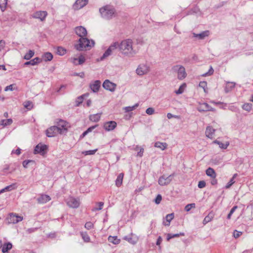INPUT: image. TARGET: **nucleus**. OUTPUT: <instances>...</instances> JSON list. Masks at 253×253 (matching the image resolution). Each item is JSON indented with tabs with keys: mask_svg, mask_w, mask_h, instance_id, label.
Listing matches in <instances>:
<instances>
[{
	"mask_svg": "<svg viewBox=\"0 0 253 253\" xmlns=\"http://www.w3.org/2000/svg\"><path fill=\"white\" fill-rule=\"evenodd\" d=\"M132 41L126 39L122 41L119 44V50L125 55L128 57L133 56L136 53L132 47Z\"/></svg>",
	"mask_w": 253,
	"mask_h": 253,
	"instance_id": "1",
	"label": "nucleus"
},
{
	"mask_svg": "<svg viewBox=\"0 0 253 253\" xmlns=\"http://www.w3.org/2000/svg\"><path fill=\"white\" fill-rule=\"evenodd\" d=\"M94 44L93 41H89L86 38H80L79 40V43L75 45V48L79 50L82 51L90 49Z\"/></svg>",
	"mask_w": 253,
	"mask_h": 253,
	"instance_id": "2",
	"label": "nucleus"
},
{
	"mask_svg": "<svg viewBox=\"0 0 253 253\" xmlns=\"http://www.w3.org/2000/svg\"><path fill=\"white\" fill-rule=\"evenodd\" d=\"M99 12L102 18L109 20L114 16L116 10L113 6L106 5L101 7Z\"/></svg>",
	"mask_w": 253,
	"mask_h": 253,
	"instance_id": "3",
	"label": "nucleus"
},
{
	"mask_svg": "<svg viewBox=\"0 0 253 253\" xmlns=\"http://www.w3.org/2000/svg\"><path fill=\"white\" fill-rule=\"evenodd\" d=\"M172 70L177 73V78L179 80H183L186 76V73L184 67L182 65H175L172 67Z\"/></svg>",
	"mask_w": 253,
	"mask_h": 253,
	"instance_id": "4",
	"label": "nucleus"
},
{
	"mask_svg": "<svg viewBox=\"0 0 253 253\" xmlns=\"http://www.w3.org/2000/svg\"><path fill=\"white\" fill-rule=\"evenodd\" d=\"M47 15L48 13L46 11L39 10L31 14L30 17L39 19L41 21L43 22L45 21Z\"/></svg>",
	"mask_w": 253,
	"mask_h": 253,
	"instance_id": "5",
	"label": "nucleus"
},
{
	"mask_svg": "<svg viewBox=\"0 0 253 253\" xmlns=\"http://www.w3.org/2000/svg\"><path fill=\"white\" fill-rule=\"evenodd\" d=\"M174 174L173 173L169 176L163 175L160 177L158 180V183L161 186L167 185L170 183Z\"/></svg>",
	"mask_w": 253,
	"mask_h": 253,
	"instance_id": "6",
	"label": "nucleus"
},
{
	"mask_svg": "<svg viewBox=\"0 0 253 253\" xmlns=\"http://www.w3.org/2000/svg\"><path fill=\"white\" fill-rule=\"evenodd\" d=\"M8 223L15 224L23 220V217L15 213H11L7 219Z\"/></svg>",
	"mask_w": 253,
	"mask_h": 253,
	"instance_id": "7",
	"label": "nucleus"
},
{
	"mask_svg": "<svg viewBox=\"0 0 253 253\" xmlns=\"http://www.w3.org/2000/svg\"><path fill=\"white\" fill-rule=\"evenodd\" d=\"M68 125V123L63 120H60L58 122V126H57L59 127L60 134H63L67 132Z\"/></svg>",
	"mask_w": 253,
	"mask_h": 253,
	"instance_id": "8",
	"label": "nucleus"
},
{
	"mask_svg": "<svg viewBox=\"0 0 253 253\" xmlns=\"http://www.w3.org/2000/svg\"><path fill=\"white\" fill-rule=\"evenodd\" d=\"M67 205L70 208H77L80 206L79 201L72 197H69L66 200Z\"/></svg>",
	"mask_w": 253,
	"mask_h": 253,
	"instance_id": "9",
	"label": "nucleus"
},
{
	"mask_svg": "<svg viewBox=\"0 0 253 253\" xmlns=\"http://www.w3.org/2000/svg\"><path fill=\"white\" fill-rule=\"evenodd\" d=\"M60 129L57 126H52L47 129L46 134L49 137H53L57 133H59Z\"/></svg>",
	"mask_w": 253,
	"mask_h": 253,
	"instance_id": "10",
	"label": "nucleus"
},
{
	"mask_svg": "<svg viewBox=\"0 0 253 253\" xmlns=\"http://www.w3.org/2000/svg\"><path fill=\"white\" fill-rule=\"evenodd\" d=\"M47 149V145L39 143L36 145L34 149L35 154H41L43 155L45 153L46 150Z\"/></svg>",
	"mask_w": 253,
	"mask_h": 253,
	"instance_id": "11",
	"label": "nucleus"
},
{
	"mask_svg": "<svg viewBox=\"0 0 253 253\" xmlns=\"http://www.w3.org/2000/svg\"><path fill=\"white\" fill-rule=\"evenodd\" d=\"M103 87L106 90L111 92L114 91L116 87V84L111 82L108 80H106L103 83Z\"/></svg>",
	"mask_w": 253,
	"mask_h": 253,
	"instance_id": "12",
	"label": "nucleus"
},
{
	"mask_svg": "<svg viewBox=\"0 0 253 253\" xmlns=\"http://www.w3.org/2000/svg\"><path fill=\"white\" fill-rule=\"evenodd\" d=\"M149 71V67L145 64L139 65L136 70V73L140 76L147 74Z\"/></svg>",
	"mask_w": 253,
	"mask_h": 253,
	"instance_id": "13",
	"label": "nucleus"
},
{
	"mask_svg": "<svg viewBox=\"0 0 253 253\" xmlns=\"http://www.w3.org/2000/svg\"><path fill=\"white\" fill-rule=\"evenodd\" d=\"M75 31L76 34L81 38H84L87 35L86 30L83 26L77 27Z\"/></svg>",
	"mask_w": 253,
	"mask_h": 253,
	"instance_id": "14",
	"label": "nucleus"
},
{
	"mask_svg": "<svg viewBox=\"0 0 253 253\" xmlns=\"http://www.w3.org/2000/svg\"><path fill=\"white\" fill-rule=\"evenodd\" d=\"M88 0H77L73 5L75 9H80L85 6L88 3Z\"/></svg>",
	"mask_w": 253,
	"mask_h": 253,
	"instance_id": "15",
	"label": "nucleus"
},
{
	"mask_svg": "<svg viewBox=\"0 0 253 253\" xmlns=\"http://www.w3.org/2000/svg\"><path fill=\"white\" fill-rule=\"evenodd\" d=\"M117 126V123L115 121H109L104 124V128L107 131L113 130Z\"/></svg>",
	"mask_w": 253,
	"mask_h": 253,
	"instance_id": "16",
	"label": "nucleus"
},
{
	"mask_svg": "<svg viewBox=\"0 0 253 253\" xmlns=\"http://www.w3.org/2000/svg\"><path fill=\"white\" fill-rule=\"evenodd\" d=\"M193 36L194 38H197L199 40H204L206 37L209 36L210 35V32L208 30L203 31L200 34H196L193 33Z\"/></svg>",
	"mask_w": 253,
	"mask_h": 253,
	"instance_id": "17",
	"label": "nucleus"
},
{
	"mask_svg": "<svg viewBox=\"0 0 253 253\" xmlns=\"http://www.w3.org/2000/svg\"><path fill=\"white\" fill-rule=\"evenodd\" d=\"M101 82L98 80L94 81L93 83L90 84V88L93 92H97L100 87Z\"/></svg>",
	"mask_w": 253,
	"mask_h": 253,
	"instance_id": "18",
	"label": "nucleus"
},
{
	"mask_svg": "<svg viewBox=\"0 0 253 253\" xmlns=\"http://www.w3.org/2000/svg\"><path fill=\"white\" fill-rule=\"evenodd\" d=\"M200 112H205L208 111H213L214 109L210 106L207 103H202L198 110Z\"/></svg>",
	"mask_w": 253,
	"mask_h": 253,
	"instance_id": "19",
	"label": "nucleus"
},
{
	"mask_svg": "<svg viewBox=\"0 0 253 253\" xmlns=\"http://www.w3.org/2000/svg\"><path fill=\"white\" fill-rule=\"evenodd\" d=\"M215 130V129H214L211 126H207L205 131L206 136L208 137V138L212 139L213 138V136Z\"/></svg>",
	"mask_w": 253,
	"mask_h": 253,
	"instance_id": "20",
	"label": "nucleus"
},
{
	"mask_svg": "<svg viewBox=\"0 0 253 253\" xmlns=\"http://www.w3.org/2000/svg\"><path fill=\"white\" fill-rule=\"evenodd\" d=\"M51 200L50 197L47 195H42L37 199V201L40 204H44L49 201Z\"/></svg>",
	"mask_w": 253,
	"mask_h": 253,
	"instance_id": "21",
	"label": "nucleus"
},
{
	"mask_svg": "<svg viewBox=\"0 0 253 253\" xmlns=\"http://www.w3.org/2000/svg\"><path fill=\"white\" fill-rule=\"evenodd\" d=\"M2 252L3 253H7L12 248V244L10 243H5L3 245L2 244Z\"/></svg>",
	"mask_w": 253,
	"mask_h": 253,
	"instance_id": "22",
	"label": "nucleus"
},
{
	"mask_svg": "<svg viewBox=\"0 0 253 253\" xmlns=\"http://www.w3.org/2000/svg\"><path fill=\"white\" fill-rule=\"evenodd\" d=\"M174 218V213H171L170 214H168L166 215L165 219L166 221H163V224L165 226H169L170 225V221L173 219Z\"/></svg>",
	"mask_w": 253,
	"mask_h": 253,
	"instance_id": "23",
	"label": "nucleus"
},
{
	"mask_svg": "<svg viewBox=\"0 0 253 253\" xmlns=\"http://www.w3.org/2000/svg\"><path fill=\"white\" fill-rule=\"evenodd\" d=\"M101 114L102 113L90 115L89 117V119L92 122H98L100 120Z\"/></svg>",
	"mask_w": 253,
	"mask_h": 253,
	"instance_id": "24",
	"label": "nucleus"
},
{
	"mask_svg": "<svg viewBox=\"0 0 253 253\" xmlns=\"http://www.w3.org/2000/svg\"><path fill=\"white\" fill-rule=\"evenodd\" d=\"M41 61L42 60L40 58L36 57L29 61H27V62H25L24 65H31L34 66V65H35L37 64L38 63H40Z\"/></svg>",
	"mask_w": 253,
	"mask_h": 253,
	"instance_id": "25",
	"label": "nucleus"
},
{
	"mask_svg": "<svg viewBox=\"0 0 253 253\" xmlns=\"http://www.w3.org/2000/svg\"><path fill=\"white\" fill-rule=\"evenodd\" d=\"M154 146L155 147L159 148L162 150H164L167 148L168 145L165 142H161L159 141H157L155 143Z\"/></svg>",
	"mask_w": 253,
	"mask_h": 253,
	"instance_id": "26",
	"label": "nucleus"
},
{
	"mask_svg": "<svg viewBox=\"0 0 253 253\" xmlns=\"http://www.w3.org/2000/svg\"><path fill=\"white\" fill-rule=\"evenodd\" d=\"M206 174L211 178H215L216 173L214 170L211 168H209L206 171Z\"/></svg>",
	"mask_w": 253,
	"mask_h": 253,
	"instance_id": "27",
	"label": "nucleus"
},
{
	"mask_svg": "<svg viewBox=\"0 0 253 253\" xmlns=\"http://www.w3.org/2000/svg\"><path fill=\"white\" fill-rule=\"evenodd\" d=\"M124 177V174L123 173H121L118 176L117 179L116 180V185L117 187H120L123 182Z\"/></svg>",
	"mask_w": 253,
	"mask_h": 253,
	"instance_id": "28",
	"label": "nucleus"
},
{
	"mask_svg": "<svg viewBox=\"0 0 253 253\" xmlns=\"http://www.w3.org/2000/svg\"><path fill=\"white\" fill-rule=\"evenodd\" d=\"M108 241L110 243H112L113 244L115 245H117L119 244L120 242V240L117 238V237L116 236H110L108 237Z\"/></svg>",
	"mask_w": 253,
	"mask_h": 253,
	"instance_id": "29",
	"label": "nucleus"
},
{
	"mask_svg": "<svg viewBox=\"0 0 253 253\" xmlns=\"http://www.w3.org/2000/svg\"><path fill=\"white\" fill-rule=\"evenodd\" d=\"M184 233L180 232L179 234H168L167 239L168 241H169L170 239L175 238L178 237L180 236H184Z\"/></svg>",
	"mask_w": 253,
	"mask_h": 253,
	"instance_id": "30",
	"label": "nucleus"
},
{
	"mask_svg": "<svg viewBox=\"0 0 253 253\" xmlns=\"http://www.w3.org/2000/svg\"><path fill=\"white\" fill-rule=\"evenodd\" d=\"M89 94L88 93H85L83 94V95L80 96L78 97L76 103V106H79L83 102V99L84 97H88Z\"/></svg>",
	"mask_w": 253,
	"mask_h": 253,
	"instance_id": "31",
	"label": "nucleus"
},
{
	"mask_svg": "<svg viewBox=\"0 0 253 253\" xmlns=\"http://www.w3.org/2000/svg\"><path fill=\"white\" fill-rule=\"evenodd\" d=\"M213 142L214 143L218 144L220 148L224 149H226L229 145V143L228 142H226V143H223L218 140H215Z\"/></svg>",
	"mask_w": 253,
	"mask_h": 253,
	"instance_id": "32",
	"label": "nucleus"
},
{
	"mask_svg": "<svg viewBox=\"0 0 253 253\" xmlns=\"http://www.w3.org/2000/svg\"><path fill=\"white\" fill-rule=\"evenodd\" d=\"M12 123V120L11 119H8L7 120H2L0 122V125L5 126L11 125Z\"/></svg>",
	"mask_w": 253,
	"mask_h": 253,
	"instance_id": "33",
	"label": "nucleus"
},
{
	"mask_svg": "<svg viewBox=\"0 0 253 253\" xmlns=\"http://www.w3.org/2000/svg\"><path fill=\"white\" fill-rule=\"evenodd\" d=\"M7 4V0H0V8L1 11H5Z\"/></svg>",
	"mask_w": 253,
	"mask_h": 253,
	"instance_id": "34",
	"label": "nucleus"
},
{
	"mask_svg": "<svg viewBox=\"0 0 253 253\" xmlns=\"http://www.w3.org/2000/svg\"><path fill=\"white\" fill-rule=\"evenodd\" d=\"M43 58L45 61H51L53 58V55L50 52H46L43 55Z\"/></svg>",
	"mask_w": 253,
	"mask_h": 253,
	"instance_id": "35",
	"label": "nucleus"
},
{
	"mask_svg": "<svg viewBox=\"0 0 253 253\" xmlns=\"http://www.w3.org/2000/svg\"><path fill=\"white\" fill-rule=\"evenodd\" d=\"M124 239L128 241L129 243H130L132 245L135 244L137 241V239L133 238L132 237H128L127 236H125L124 238Z\"/></svg>",
	"mask_w": 253,
	"mask_h": 253,
	"instance_id": "36",
	"label": "nucleus"
},
{
	"mask_svg": "<svg viewBox=\"0 0 253 253\" xmlns=\"http://www.w3.org/2000/svg\"><path fill=\"white\" fill-rule=\"evenodd\" d=\"M237 176V173H235L233 175L232 178L230 180V181L227 183V184L225 186V188H226V189L229 188L232 186V185L235 183V181L234 180V179Z\"/></svg>",
	"mask_w": 253,
	"mask_h": 253,
	"instance_id": "37",
	"label": "nucleus"
},
{
	"mask_svg": "<svg viewBox=\"0 0 253 253\" xmlns=\"http://www.w3.org/2000/svg\"><path fill=\"white\" fill-rule=\"evenodd\" d=\"M56 53L59 55H63L66 54V50L62 47L59 46L57 48Z\"/></svg>",
	"mask_w": 253,
	"mask_h": 253,
	"instance_id": "38",
	"label": "nucleus"
},
{
	"mask_svg": "<svg viewBox=\"0 0 253 253\" xmlns=\"http://www.w3.org/2000/svg\"><path fill=\"white\" fill-rule=\"evenodd\" d=\"M81 235L85 242H89L90 241V237L88 235L86 232H81Z\"/></svg>",
	"mask_w": 253,
	"mask_h": 253,
	"instance_id": "39",
	"label": "nucleus"
},
{
	"mask_svg": "<svg viewBox=\"0 0 253 253\" xmlns=\"http://www.w3.org/2000/svg\"><path fill=\"white\" fill-rule=\"evenodd\" d=\"M34 51L32 50H30L28 53H27L24 57V58L26 60H29L34 55Z\"/></svg>",
	"mask_w": 253,
	"mask_h": 253,
	"instance_id": "40",
	"label": "nucleus"
},
{
	"mask_svg": "<svg viewBox=\"0 0 253 253\" xmlns=\"http://www.w3.org/2000/svg\"><path fill=\"white\" fill-rule=\"evenodd\" d=\"M252 104L251 103H245L242 106L243 109L250 112L252 108Z\"/></svg>",
	"mask_w": 253,
	"mask_h": 253,
	"instance_id": "41",
	"label": "nucleus"
},
{
	"mask_svg": "<svg viewBox=\"0 0 253 253\" xmlns=\"http://www.w3.org/2000/svg\"><path fill=\"white\" fill-rule=\"evenodd\" d=\"M23 105L25 108L29 110L32 109L33 107V103L30 101H25Z\"/></svg>",
	"mask_w": 253,
	"mask_h": 253,
	"instance_id": "42",
	"label": "nucleus"
},
{
	"mask_svg": "<svg viewBox=\"0 0 253 253\" xmlns=\"http://www.w3.org/2000/svg\"><path fill=\"white\" fill-rule=\"evenodd\" d=\"M138 106V104L136 103L132 106H128L125 108L126 112H129L135 109Z\"/></svg>",
	"mask_w": 253,
	"mask_h": 253,
	"instance_id": "43",
	"label": "nucleus"
},
{
	"mask_svg": "<svg viewBox=\"0 0 253 253\" xmlns=\"http://www.w3.org/2000/svg\"><path fill=\"white\" fill-rule=\"evenodd\" d=\"M118 48H119V43L118 42H114L109 47V48L110 49L112 52Z\"/></svg>",
	"mask_w": 253,
	"mask_h": 253,
	"instance_id": "44",
	"label": "nucleus"
},
{
	"mask_svg": "<svg viewBox=\"0 0 253 253\" xmlns=\"http://www.w3.org/2000/svg\"><path fill=\"white\" fill-rule=\"evenodd\" d=\"M96 204L98 205V207H94L92 209V211H93L101 210L102 209L103 206L104 205V203L100 202H98V203H96Z\"/></svg>",
	"mask_w": 253,
	"mask_h": 253,
	"instance_id": "45",
	"label": "nucleus"
},
{
	"mask_svg": "<svg viewBox=\"0 0 253 253\" xmlns=\"http://www.w3.org/2000/svg\"><path fill=\"white\" fill-rule=\"evenodd\" d=\"M16 186L15 183L12 184L8 186H6L4 189L5 191H10L12 190L15 189L16 188Z\"/></svg>",
	"mask_w": 253,
	"mask_h": 253,
	"instance_id": "46",
	"label": "nucleus"
},
{
	"mask_svg": "<svg viewBox=\"0 0 253 253\" xmlns=\"http://www.w3.org/2000/svg\"><path fill=\"white\" fill-rule=\"evenodd\" d=\"M112 51L109 48L106 50V51L104 53L102 56L101 57V59L103 60L105 58L108 57L112 53Z\"/></svg>",
	"mask_w": 253,
	"mask_h": 253,
	"instance_id": "47",
	"label": "nucleus"
},
{
	"mask_svg": "<svg viewBox=\"0 0 253 253\" xmlns=\"http://www.w3.org/2000/svg\"><path fill=\"white\" fill-rule=\"evenodd\" d=\"M97 151V149H94L92 150H88L85 151L83 152V154H84V155H94L96 152Z\"/></svg>",
	"mask_w": 253,
	"mask_h": 253,
	"instance_id": "48",
	"label": "nucleus"
},
{
	"mask_svg": "<svg viewBox=\"0 0 253 253\" xmlns=\"http://www.w3.org/2000/svg\"><path fill=\"white\" fill-rule=\"evenodd\" d=\"M78 65H82L85 62V59L83 55H80L78 58Z\"/></svg>",
	"mask_w": 253,
	"mask_h": 253,
	"instance_id": "49",
	"label": "nucleus"
},
{
	"mask_svg": "<svg viewBox=\"0 0 253 253\" xmlns=\"http://www.w3.org/2000/svg\"><path fill=\"white\" fill-rule=\"evenodd\" d=\"M195 207V203L189 204L187 205L185 207V210L186 211H190L191 210V209L192 208H194Z\"/></svg>",
	"mask_w": 253,
	"mask_h": 253,
	"instance_id": "50",
	"label": "nucleus"
},
{
	"mask_svg": "<svg viewBox=\"0 0 253 253\" xmlns=\"http://www.w3.org/2000/svg\"><path fill=\"white\" fill-rule=\"evenodd\" d=\"M237 208H238V207L237 206H235L231 209L229 213L227 215V219H230L231 218V215L234 212V211L237 209Z\"/></svg>",
	"mask_w": 253,
	"mask_h": 253,
	"instance_id": "51",
	"label": "nucleus"
},
{
	"mask_svg": "<svg viewBox=\"0 0 253 253\" xmlns=\"http://www.w3.org/2000/svg\"><path fill=\"white\" fill-rule=\"evenodd\" d=\"M84 227L87 230H90V229L93 228V224L91 222H90V221L87 222L84 225Z\"/></svg>",
	"mask_w": 253,
	"mask_h": 253,
	"instance_id": "52",
	"label": "nucleus"
},
{
	"mask_svg": "<svg viewBox=\"0 0 253 253\" xmlns=\"http://www.w3.org/2000/svg\"><path fill=\"white\" fill-rule=\"evenodd\" d=\"M212 217L209 215L206 216L203 220V223L205 225L211 220Z\"/></svg>",
	"mask_w": 253,
	"mask_h": 253,
	"instance_id": "53",
	"label": "nucleus"
},
{
	"mask_svg": "<svg viewBox=\"0 0 253 253\" xmlns=\"http://www.w3.org/2000/svg\"><path fill=\"white\" fill-rule=\"evenodd\" d=\"M32 162H34V161L33 160H24L23 162V163H22V165H23V167L25 168H28V165L30 163H32Z\"/></svg>",
	"mask_w": 253,
	"mask_h": 253,
	"instance_id": "54",
	"label": "nucleus"
},
{
	"mask_svg": "<svg viewBox=\"0 0 253 253\" xmlns=\"http://www.w3.org/2000/svg\"><path fill=\"white\" fill-rule=\"evenodd\" d=\"M207 82L204 81L200 82L199 84L200 87L204 89L205 92H206V87H207Z\"/></svg>",
	"mask_w": 253,
	"mask_h": 253,
	"instance_id": "55",
	"label": "nucleus"
},
{
	"mask_svg": "<svg viewBox=\"0 0 253 253\" xmlns=\"http://www.w3.org/2000/svg\"><path fill=\"white\" fill-rule=\"evenodd\" d=\"M206 182L204 180L200 181L198 184V186L199 188H204L206 186Z\"/></svg>",
	"mask_w": 253,
	"mask_h": 253,
	"instance_id": "56",
	"label": "nucleus"
},
{
	"mask_svg": "<svg viewBox=\"0 0 253 253\" xmlns=\"http://www.w3.org/2000/svg\"><path fill=\"white\" fill-rule=\"evenodd\" d=\"M167 118L169 119H170L172 118H176V119H179L180 116H177V115H174L172 114L171 113H169L167 114Z\"/></svg>",
	"mask_w": 253,
	"mask_h": 253,
	"instance_id": "57",
	"label": "nucleus"
},
{
	"mask_svg": "<svg viewBox=\"0 0 253 253\" xmlns=\"http://www.w3.org/2000/svg\"><path fill=\"white\" fill-rule=\"evenodd\" d=\"M154 109L153 108L149 107L147 108L146 110V113L148 115H152L154 113Z\"/></svg>",
	"mask_w": 253,
	"mask_h": 253,
	"instance_id": "58",
	"label": "nucleus"
},
{
	"mask_svg": "<svg viewBox=\"0 0 253 253\" xmlns=\"http://www.w3.org/2000/svg\"><path fill=\"white\" fill-rule=\"evenodd\" d=\"M162 196L161 195H160V194H158L157 196L156 199H155V203L157 204H160L161 201V200H162Z\"/></svg>",
	"mask_w": 253,
	"mask_h": 253,
	"instance_id": "59",
	"label": "nucleus"
},
{
	"mask_svg": "<svg viewBox=\"0 0 253 253\" xmlns=\"http://www.w3.org/2000/svg\"><path fill=\"white\" fill-rule=\"evenodd\" d=\"M184 91V89L183 88V85H181L179 87L178 89L177 90H175V92L177 94H182Z\"/></svg>",
	"mask_w": 253,
	"mask_h": 253,
	"instance_id": "60",
	"label": "nucleus"
},
{
	"mask_svg": "<svg viewBox=\"0 0 253 253\" xmlns=\"http://www.w3.org/2000/svg\"><path fill=\"white\" fill-rule=\"evenodd\" d=\"M213 71H214V70H213V68H212V67H211L209 71L208 72L205 73L204 74H203V76H207L211 75L213 73Z\"/></svg>",
	"mask_w": 253,
	"mask_h": 253,
	"instance_id": "61",
	"label": "nucleus"
},
{
	"mask_svg": "<svg viewBox=\"0 0 253 253\" xmlns=\"http://www.w3.org/2000/svg\"><path fill=\"white\" fill-rule=\"evenodd\" d=\"M242 234V232L235 230L233 233V236L235 238L239 237Z\"/></svg>",
	"mask_w": 253,
	"mask_h": 253,
	"instance_id": "62",
	"label": "nucleus"
},
{
	"mask_svg": "<svg viewBox=\"0 0 253 253\" xmlns=\"http://www.w3.org/2000/svg\"><path fill=\"white\" fill-rule=\"evenodd\" d=\"M5 45V42L3 40L0 41V51L3 49Z\"/></svg>",
	"mask_w": 253,
	"mask_h": 253,
	"instance_id": "63",
	"label": "nucleus"
},
{
	"mask_svg": "<svg viewBox=\"0 0 253 253\" xmlns=\"http://www.w3.org/2000/svg\"><path fill=\"white\" fill-rule=\"evenodd\" d=\"M98 126L97 125H96L95 126H90L88 127L85 131L87 132V133L92 131L93 129H94L96 127Z\"/></svg>",
	"mask_w": 253,
	"mask_h": 253,
	"instance_id": "64",
	"label": "nucleus"
}]
</instances>
